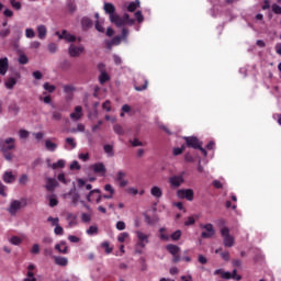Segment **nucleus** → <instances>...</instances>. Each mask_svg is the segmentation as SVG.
Returning <instances> with one entry per match:
<instances>
[{
	"mask_svg": "<svg viewBox=\"0 0 281 281\" xmlns=\"http://www.w3.org/2000/svg\"><path fill=\"white\" fill-rule=\"evenodd\" d=\"M136 244H135V254H144V250L146 249V245L150 243V235L146 234L142 231H136Z\"/></svg>",
	"mask_w": 281,
	"mask_h": 281,
	"instance_id": "1",
	"label": "nucleus"
},
{
	"mask_svg": "<svg viewBox=\"0 0 281 281\" xmlns=\"http://www.w3.org/2000/svg\"><path fill=\"white\" fill-rule=\"evenodd\" d=\"M110 21L116 25V27H122L124 25H135V20L131 19L128 13H125L123 18L115 13L114 15H111Z\"/></svg>",
	"mask_w": 281,
	"mask_h": 281,
	"instance_id": "2",
	"label": "nucleus"
},
{
	"mask_svg": "<svg viewBox=\"0 0 281 281\" xmlns=\"http://www.w3.org/2000/svg\"><path fill=\"white\" fill-rule=\"evenodd\" d=\"M23 207H27V200L25 198H22L20 200H12L8 207V212L9 214H11V216H15V214L18 212H21Z\"/></svg>",
	"mask_w": 281,
	"mask_h": 281,
	"instance_id": "3",
	"label": "nucleus"
},
{
	"mask_svg": "<svg viewBox=\"0 0 281 281\" xmlns=\"http://www.w3.org/2000/svg\"><path fill=\"white\" fill-rule=\"evenodd\" d=\"M184 139L189 148H194V149L199 148L202 155H204V157H207V150H205V148L202 147V144L199 140V138L194 136H189V137H184Z\"/></svg>",
	"mask_w": 281,
	"mask_h": 281,
	"instance_id": "4",
	"label": "nucleus"
},
{
	"mask_svg": "<svg viewBox=\"0 0 281 281\" xmlns=\"http://www.w3.org/2000/svg\"><path fill=\"white\" fill-rule=\"evenodd\" d=\"M221 236L223 238L224 247H234L236 239L234 238V236H232V234H229V228L225 226L222 227Z\"/></svg>",
	"mask_w": 281,
	"mask_h": 281,
	"instance_id": "5",
	"label": "nucleus"
},
{
	"mask_svg": "<svg viewBox=\"0 0 281 281\" xmlns=\"http://www.w3.org/2000/svg\"><path fill=\"white\" fill-rule=\"evenodd\" d=\"M16 148V139L12 137H8L4 139H0V150L2 153H8L10 150H14Z\"/></svg>",
	"mask_w": 281,
	"mask_h": 281,
	"instance_id": "6",
	"label": "nucleus"
},
{
	"mask_svg": "<svg viewBox=\"0 0 281 281\" xmlns=\"http://www.w3.org/2000/svg\"><path fill=\"white\" fill-rule=\"evenodd\" d=\"M214 276H221V278H223L224 280H231V278L237 281L241 280V277L236 273V270H233V273H232L223 269H217L214 271Z\"/></svg>",
	"mask_w": 281,
	"mask_h": 281,
	"instance_id": "7",
	"label": "nucleus"
},
{
	"mask_svg": "<svg viewBox=\"0 0 281 281\" xmlns=\"http://www.w3.org/2000/svg\"><path fill=\"white\" fill-rule=\"evenodd\" d=\"M63 199H69L71 201V205L76 207L78 203H85L82 200H80V193L76 191V189H71L68 193H64Z\"/></svg>",
	"mask_w": 281,
	"mask_h": 281,
	"instance_id": "8",
	"label": "nucleus"
},
{
	"mask_svg": "<svg viewBox=\"0 0 281 281\" xmlns=\"http://www.w3.org/2000/svg\"><path fill=\"white\" fill-rule=\"evenodd\" d=\"M178 199H186V201H194V190L192 189H179L176 193Z\"/></svg>",
	"mask_w": 281,
	"mask_h": 281,
	"instance_id": "9",
	"label": "nucleus"
},
{
	"mask_svg": "<svg viewBox=\"0 0 281 281\" xmlns=\"http://www.w3.org/2000/svg\"><path fill=\"white\" fill-rule=\"evenodd\" d=\"M169 183L171 188H181L183 183H186V179L183 178V173L179 176H172L169 178Z\"/></svg>",
	"mask_w": 281,
	"mask_h": 281,
	"instance_id": "10",
	"label": "nucleus"
},
{
	"mask_svg": "<svg viewBox=\"0 0 281 281\" xmlns=\"http://www.w3.org/2000/svg\"><path fill=\"white\" fill-rule=\"evenodd\" d=\"M115 181H117L120 188H126V186L130 183L126 179V171H117L115 175Z\"/></svg>",
	"mask_w": 281,
	"mask_h": 281,
	"instance_id": "11",
	"label": "nucleus"
},
{
	"mask_svg": "<svg viewBox=\"0 0 281 281\" xmlns=\"http://www.w3.org/2000/svg\"><path fill=\"white\" fill-rule=\"evenodd\" d=\"M56 36H58V38L60 41H65L66 43H74L76 42V35L67 32V31H63L61 33L60 32H56Z\"/></svg>",
	"mask_w": 281,
	"mask_h": 281,
	"instance_id": "12",
	"label": "nucleus"
},
{
	"mask_svg": "<svg viewBox=\"0 0 281 281\" xmlns=\"http://www.w3.org/2000/svg\"><path fill=\"white\" fill-rule=\"evenodd\" d=\"M126 36H128V30L123 29L122 30V37L121 36H115L114 38H112L111 42H108V47L111 49V47H113V45H120V43H122V38H126Z\"/></svg>",
	"mask_w": 281,
	"mask_h": 281,
	"instance_id": "13",
	"label": "nucleus"
},
{
	"mask_svg": "<svg viewBox=\"0 0 281 281\" xmlns=\"http://www.w3.org/2000/svg\"><path fill=\"white\" fill-rule=\"evenodd\" d=\"M85 52V46H76L71 44L68 48V53L72 58L80 56Z\"/></svg>",
	"mask_w": 281,
	"mask_h": 281,
	"instance_id": "14",
	"label": "nucleus"
},
{
	"mask_svg": "<svg viewBox=\"0 0 281 281\" xmlns=\"http://www.w3.org/2000/svg\"><path fill=\"white\" fill-rule=\"evenodd\" d=\"M201 227L202 229H204V232H202L201 234L202 238H212V236H214L215 232L214 226L212 224H205Z\"/></svg>",
	"mask_w": 281,
	"mask_h": 281,
	"instance_id": "15",
	"label": "nucleus"
},
{
	"mask_svg": "<svg viewBox=\"0 0 281 281\" xmlns=\"http://www.w3.org/2000/svg\"><path fill=\"white\" fill-rule=\"evenodd\" d=\"M100 194H101L100 189L91 190V191L89 192V194L87 195V201H88L89 203H91L92 196H94L97 203H102V195H100Z\"/></svg>",
	"mask_w": 281,
	"mask_h": 281,
	"instance_id": "16",
	"label": "nucleus"
},
{
	"mask_svg": "<svg viewBox=\"0 0 281 281\" xmlns=\"http://www.w3.org/2000/svg\"><path fill=\"white\" fill-rule=\"evenodd\" d=\"M10 67V61L8 57L0 58V76H5L8 74V68Z\"/></svg>",
	"mask_w": 281,
	"mask_h": 281,
	"instance_id": "17",
	"label": "nucleus"
},
{
	"mask_svg": "<svg viewBox=\"0 0 281 281\" xmlns=\"http://www.w3.org/2000/svg\"><path fill=\"white\" fill-rule=\"evenodd\" d=\"M20 78L21 77L19 75H16V77H9L4 82L5 89H9L10 91H12V89L16 87V82H19Z\"/></svg>",
	"mask_w": 281,
	"mask_h": 281,
	"instance_id": "18",
	"label": "nucleus"
},
{
	"mask_svg": "<svg viewBox=\"0 0 281 281\" xmlns=\"http://www.w3.org/2000/svg\"><path fill=\"white\" fill-rule=\"evenodd\" d=\"M92 170H94L100 177L106 176V167L102 162H97L93 165Z\"/></svg>",
	"mask_w": 281,
	"mask_h": 281,
	"instance_id": "19",
	"label": "nucleus"
},
{
	"mask_svg": "<svg viewBox=\"0 0 281 281\" xmlns=\"http://www.w3.org/2000/svg\"><path fill=\"white\" fill-rule=\"evenodd\" d=\"M150 194L154 199H161L164 196V189L159 186H153L150 188Z\"/></svg>",
	"mask_w": 281,
	"mask_h": 281,
	"instance_id": "20",
	"label": "nucleus"
},
{
	"mask_svg": "<svg viewBox=\"0 0 281 281\" xmlns=\"http://www.w3.org/2000/svg\"><path fill=\"white\" fill-rule=\"evenodd\" d=\"M2 181L12 184L16 181V176L12 171H5L2 176Z\"/></svg>",
	"mask_w": 281,
	"mask_h": 281,
	"instance_id": "21",
	"label": "nucleus"
},
{
	"mask_svg": "<svg viewBox=\"0 0 281 281\" xmlns=\"http://www.w3.org/2000/svg\"><path fill=\"white\" fill-rule=\"evenodd\" d=\"M81 117H82V106L77 105L75 108V111L70 113V120H72L74 122H78V120H80Z\"/></svg>",
	"mask_w": 281,
	"mask_h": 281,
	"instance_id": "22",
	"label": "nucleus"
},
{
	"mask_svg": "<svg viewBox=\"0 0 281 281\" xmlns=\"http://www.w3.org/2000/svg\"><path fill=\"white\" fill-rule=\"evenodd\" d=\"M66 221H68L69 227H76V225H78V215L74 213H67Z\"/></svg>",
	"mask_w": 281,
	"mask_h": 281,
	"instance_id": "23",
	"label": "nucleus"
},
{
	"mask_svg": "<svg viewBox=\"0 0 281 281\" xmlns=\"http://www.w3.org/2000/svg\"><path fill=\"white\" fill-rule=\"evenodd\" d=\"M55 249L58 251V254H68L69 251V248L67 247V243L65 240H61L59 244H56Z\"/></svg>",
	"mask_w": 281,
	"mask_h": 281,
	"instance_id": "24",
	"label": "nucleus"
},
{
	"mask_svg": "<svg viewBox=\"0 0 281 281\" xmlns=\"http://www.w3.org/2000/svg\"><path fill=\"white\" fill-rule=\"evenodd\" d=\"M45 148L48 150V153H56L58 149V144L54 143L52 139L45 140Z\"/></svg>",
	"mask_w": 281,
	"mask_h": 281,
	"instance_id": "25",
	"label": "nucleus"
},
{
	"mask_svg": "<svg viewBox=\"0 0 281 281\" xmlns=\"http://www.w3.org/2000/svg\"><path fill=\"white\" fill-rule=\"evenodd\" d=\"M104 191L108 192V194L103 195V199H113V196H115V188H113L111 184H105Z\"/></svg>",
	"mask_w": 281,
	"mask_h": 281,
	"instance_id": "26",
	"label": "nucleus"
},
{
	"mask_svg": "<svg viewBox=\"0 0 281 281\" xmlns=\"http://www.w3.org/2000/svg\"><path fill=\"white\" fill-rule=\"evenodd\" d=\"M37 36L41 41H44V38L47 36V27L43 24L37 25Z\"/></svg>",
	"mask_w": 281,
	"mask_h": 281,
	"instance_id": "27",
	"label": "nucleus"
},
{
	"mask_svg": "<svg viewBox=\"0 0 281 281\" xmlns=\"http://www.w3.org/2000/svg\"><path fill=\"white\" fill-rule=\"evenodd\" d=\"M54 260L55 265H57L58 267H67V265H69V260L67 259V257L55 256Z\"/></svg>",
	"mask_w": 281,
	"mask_h": 281,
	"instance_id": "28",
	"label": "nucleus"
},
{
	"mask_svg": "<svg viewBox=\"0 0 281 281\" xmlns=\"http://www.w3.org/2000/svg\"><path fill=\"white\" fill-rule=\"evenodd\" d=\"M103 10L104 12H106V14H109L110 19L115 14V5H113V3L105 2L103 5Z\"/></svg>",
	"mask_w": 281,
	"mask_h": 281,
	"instance_id": "29",
	"label": "nucleus"
},
{
	"mask_svg": "<svg viewBox=\"0 0 281 281\" xmlns=\"http://www.w3.org/2000/svg\"><path fill=\"white\" fill-rule=\"evenodd\" d=\"M67 164V161H65V159H59L54 164H49L48 166L49 168H52L53 170H58V168H65V165Z\"/></svg>",
	"mask_w": 281,
	"mask_h": 281,
	"instance_id": "30",
	"label": "nucleus"
},
{
	"mask_svg": "<svg viewBox=\"0 0 281 281\" xmlns=\"http://www.w3.org/2000/svg\"><path fill=\"white\" fill-rule=\"evenodd\" d=\"M181 248H179V246L177 245H172V244L167 245V251H169L171 256H177Z\"/></svg>",
	"mask_w": 281,
	"mask_h": 281,
	"instance_id": "31",
	"label": "nucleus"
},
{
	"mask_svg": "<svg viewBox=\"0 0 281 281\" xmlns=\"http://www.w3.org/2000/svg\"><path fill=\"white\" fill-rule=\"evenodd\" d=\"M56 186H58V182L56 181V179L53 178H48L46 180V189L52 192V190H54V188H56Z\"/></svg>",
	"mask_w": 281,
	"mask_h": 281,
	"instance_id": "32",
	"label": "nucleus"
},
{
	"mask_svg": "<svg viewBox=\"0 0 281 281\" xmlns=\"http://www.w3.org/2000/svg\"><path fill=\"white\" fill-rule=\"evenodd\" d=\"M95 19H97V21H95V30L98 32L104 33V27H102L104 21L100 20V14H98V13H95Z\"/></svg>",
	"mask_w": 281,
	"mask_h": 281,
	"instance_id": "33",
	"label": "nucleus"
},
{
	"mask_svg": "<svg viewBox=\"0 0 281 281\" xmlns=\"http://www.w3.org/2000/svg\"><path fill=\"white\" fill-rule=\"evenodd\" d=\"M140 2L139 0H135L134 2H130L127 8V12H135V10H137V8H139Z\"/></svg>",
	"mask_w": 281,
	"mask_h": 281,
	"instance_id": "34",
	"label": "nucleus"
},
{
	"mask_svg": "<svg viewBox=\"0 0 281 281\" xmlns=\"http://www.w3.org/2000/svg\"><path fill=\"white\" fill-rule=\"evenodd\" d=\"M47 223H49L52 225V227H56L58 225H60V218L58 217H53V216H48L47 217Z\"/></svg>",
	"mask_w": 281,
	"mask_h": 281,
	"instance_id": "35",
	"label": "nucleus"
},
{
	"mask_svg": "<svg viewBox=\"0 0 281 281\" xmlns=\"http://www.w3.org/2000/svg\"><path fill=\"white\" fill-rule=\"evenodd\" d=\"M9 243L11 245H15V246H19L21 245V243H23V239L19 236H12L10 239H9Z\"/></svg>",
	"mask_w": 281,
	"mask_h": 281,
	"instance_id": "36",
	"label": "nucleus"
},
{
	"mask_svg": "<svg viewBox=\"0 0 281 281\" xmlns=\"http://www.w3.org/2000/svg\"><path fill=\"white\" fill-rule=\"evenodd\" d=\"M10 27L0 29V38H8V36H10Z\"/></svg>",
	"mask_w": 281,
	"mask_h": 281,
	"instance_id": "37",
	"label": "nucleus"
},
{
	"mask_svg": "<svg viewBox=\"0 0 281 281\" xmlns=\"http://www.w3.org/2000/svg\"><path fill=\"white\" fill-rule=\"evenodd\" d=\"M18 63L20 65H27V63H30V59L27 58V56L25 54H20V56L18 58Z\"/></svg>",
	"mask_w": 281,
	"mask_h": 281,
	"instance_id": "38",
	"label": "nucleus"
},
{
	"mask_svg": "<svg viewBox=\"0 0 281 281\" xmlns=\"http://www.w3.org/2000/svg\"><path fill=\"white\" fill-rule=\"evenodd\" d=\"M31 254H33V256H38V254H41V245L34 244L31 248Z\"/></svg>",
	"mask_w": 281,
	"mask_h": 281,
	"instance_id": "39",
	"label": "nucleus"
},
{
	"mask_svg": "<svg viewBox=\"0 0 281 281\" xmlns=\"http://www.w3.org/2000/svg\"><path fill=\"white\" fill-rule=\"evenodd\" d=\"M128 236L130 235L126 232L120 233L117 236L119 243H126V239L128 238Z\"/></svg>",
	"mask_w": 281,
	"mask_h": 281,
	"instance_id": "40",
	"label": "nucleus"
},
{
	"mask_svg": "<svg viewBox=\"0 0 281 281\" xmlns=\"http://www.w3.org/2000/svg\"><path fill=\"white\" fill-rule=\"evenodd\" d=\"M18 134L20 139H27V137H30V132L26 130H20Z\"/></svg>",
	"mask_w": 281,
	"mask_h": 281,
	"instance_id": "41",
	"label": "nucleus"
},
{
	"mask_svg": "<svg viewBox=\"0 0 281 281\" xmlns=\"http://www.w3.org/2000/svg\"><path fill=\"white\" fill-rule=\"evenodd\" d=\"M48 201L50 207H56V205H58V199L56 198V195H49Z\"/></svg>",
	"mask_w": 281,
	"mask_h": 281,
	"instance_id": "42",
	"label": "nucleus"
},
{
	"mask_svg": "<svg viewBox=\"0 0 281 281\" xmlns=\"http://www.w3.org/2000/svg\"><path fill=\"white\" fill-rule=\"evenodd\" d=\"M81 25L85 30H87L88 27H91V19L89 18H82L81 20Z\"/></svg>",
	"mask_w": 281,
	"mask_h": 281,
	"instance_id": "43",
	"label": "nucleus"
},
{
	"mask_svg": "<svg viewBox=\"0 0 281 281\" xmlns=\"http://www.w3.org/2000/svg\"><path fill=\"white\" fill-rule=\"evenodd\" d=\"M159 234H160L161 240H166V241L170 240V236L166 234V228H160Z\"/></svg>",
	"mask_w": 281,
	"mask_h": 281,
	"instance_id": "44",
	"label": "nucleus"
},
{
	"mask_svg": "<svg viewBox=\"0 0 281 281\" xmlns=\"http://www.w3.org/2000/svg\"><path fill=\"white\" fill-rule=\"evenodd\" d=\"M44 89L45 91H48V93H54V91H56V86L46 82L44 83Z\"/></svg>",
	"mask_w": 281,
	"mask_h": 281,
	"instance_id": "45",
	"label": "nucleus"
},
{
	"mask_svg": "<svg viewBox=\"0 0 281 281\" xmlns=\"http://www.w3.org/2000/svg\"><path fill=\"white\" fill-rule=\"evenodd\" d=\"M54 234L56 236H63V234H65V229L63 228V226H60V224L55 226Z\"/></svg>",
	"mask_w": 281,
	"mask_h": 281,
	"instance_id": "46",
	"label": "nucleus"
},
{
	"mask_svg": "<svg viewBox=\"0 0 281 281\" xmlns=\"http://www.w3.org/2000/svg\"><path fill=\"white\" fill-rule=\"evenodd\" d=\"M86 234H88V236H94V234H98V226H90L86 231Z\"/></svg>",
	"mask_w": 281,
	"mask_h": 281,
	"instance_id": "47",
	"label": "nucleus"
},
{
	"mask_svg": "<svg viewBox=\"0 0 281 281\" xmlns=\"http://www.w3.org/2000/svg\"><path fill=\"white\" fill-rule=\"evenodd\" d=\"M113 131L116 135H124V128L120 124L114 125Z\"/></svg>",
	"mask_w": 281,
	"mask_h": 281,
	"instance_id": "48",
	"label": "nucleus"
},
{
	"mask_svg": "<svg viewBox=\"0 0 281 281\" xmlns=\"http://www.w3.org/2000/svg\"><path fill=\"white\" fill-rule=\"evenodd\" d=\"M29 177L27 175H22L20 178H19V183L20 186H27V181H29Z\"/></svg>",
	"mask_w": 281,
	"mask_h": 281,
	"instance_id": "49",
	"label": "nucleus"
},
{
	"mask_svg": "<svg viewBox=\"0 0 281 281\" xmlns=\"http://www.w3.org/2000/svg\"><path fill=\"white\" fill-rule=\"evenodd\" d=\"M48 52L50 54H56V52H58V45H56V43L48 44Z\"/></svg>",
	"mask_w": 281,
	"mask_h": 281,
	"instance_id": "50",
	"label": "nucleus"
},
{
	"mask_svg": "<svg viewBox=\"0 0 281 281\" xmlns=\"http://www.w3.org/2000/svg\"><path fill=\"white\" fill-rule=\"evenodd\" d=\"M25 36L27 38H34L36 36V32L33 29H25Z\"/></svg>",
	"mask_w": 281,
	"mask_h": 281,
	"instance_id": "51",
	"label": "nucleus"
},
{
	"mask_svg": "<svg viewBox=\"0 0 281 281\" xmlns=\"http://www.w3.org/2000/svg\"><path fill=\"white\" fill-rule=\"evenodd\" d=\"M101 246L105 249L106 254H111V251H113V247L110 246L109 241H103Z\"/></svg>",
	"mask_w": 281,
	"mask_h": 281,
	"instance_id": "52",
	"label": "nucleus"
},
{
	"mask_svg": "<svg viewBox=\"0 0 281 281\" xmlns=\"http://www.w3.org/2000/svg\"><path fill=\"white\" fill-rule=\"evenodd\" d=\"M184 150H186V146H184V145H182L181 147H176V148H173V155H175V157L181 155V153H183Z\"/></svg>",
	"mask_w": 281,
	"mask_h": 281,
	"instance_id": "53",
	"label": "nucleus"
},
{
	"mask_svg": "<svg viewBox=\"0 0 281 281\" xmlns=\"http://www.w3.org/2000/svg\"><path fill=\"white\" fill-rule=\"evenodd\" d=\"M126 192H127V194H133V196L139 194V190H137V188H135V187L127 188Z\"/></svg>",
	"mask_w": 281,
	"mask_h": 281,
	"instance_id": "54",
	"label": "nucleus"
},
{
	"mask_svg": "<svg viewBox=\"0 0 281 281\" xmlns=\"http://www.w3.org/2000/svg\"><path fill=\"white\" fill-rule=\"evenodd\" d=\"M103 148H104V153H106V155H108L109 157H113V146H111V145H105Z\"/></svg>",
	"mask_w": 281,
	"mask_h": 281,
	"instance_id": "55",
	"label": "nucleus"
},
{
	"mask_svg": "<svg viewBox=\"0 0 281 281\" xmlns=\"http://www.w3.org/2000/svg\"><path fill=\"white\" fill-rule=\"evenodd\" d=\"M8 187H5L2 182H0V196H8L7 193Z\"/></svg>",
	"mask_w": 281,
	"mask_h": 281,
	"instance_id": "56",
	"label": "nucleus"
},
{
	"mask_svg": "<svg viewBox=\"0 0 281 281\" xmlns=\"http://www.w3.org/2000/svg\"><path fill=\"white\" fill-rule=\"evenodd\" d=\"M108 80H109V75L106 72L101 74V76L99 77V82L101 85H104V82H108Z\"/></svg>",
	"mask_w": 281,
	"mask_h": 281,
	"instance_id": "57",
	"label": "nucleus"
},
{
	"mask_svg": "<svg viewBox=\"0 0 281 281\" xmlns=\"http://www.w3.org/2000/svg\"><path fill=\"white\" fill-rule=\"evenodd\" d=\"M66 143L70 146L71 150L77 146L76 140L71 137L66 138Z\"/></svg>",
	"mask_w": 281,
	"mask_h": 281,
	"instance_id": "58",
	"label": "nucleus"
},
{
	"mask_svg": "<svg viewBox=\"0 0 281 281\" xmlns=\"http://www.w3.org/2000/svg\"><path fill=\"white\" fill-rule=\"evenodd\" d=\"M135 18H136L137 23H144V15L142 14V11H137L135 13Z\"/></svg>",
	"mask_w": 281,
	"mask_h": 281,
	"instance_id": "59",
	"label": "nucleus"
},
{
	"mask_svg": "<svg viewBox=\"0 0 281 281\" xmlns=\"http://www.w3.org/2000/svg\"><path fill=\"white\" fill-rule=\"evenodd\" d=\"M24 281H36V277H34V272H26V278Z\"/></svg>",
	"mask_w": 281,
	"mask_h": 281,
	"instance_id": "60",
	"label": "nucleus"
},
{
	"mask_svg": "<svg viewBox=\"0 0 281 281\" xmlns=\"http://www.w3.org/2000/svg\"><path fill=\"white\" fill-rule=\"evenodd\" d=\"M10 3L12 5V8H14V10H21V2L11 0Z\"/></svg>",
	"mask_w": 281,
	"mask_h": 281,
	"instance_id": "61",
	"label": "nucleus"
},
{
	"mask_svg": "<svg viewBox=\"0 0 281 281\" xmlns=\"http://www.w3.org/2000/svg\"><path fill=\"white\" fill-rule=\"evenodd\" d=\"M179 238H181V231H176L171 234V239L179 240Z\"/></svg>",
	"mask_w": 281,
	"mask_h": 281,
	"instance_id": "62",
	"label": "nucleus"
},
{
	"mask_svg": "<svg viewBox=\"0 0 281 281\" xmlns=\"http://www.w3.org/2000/svg\"><path fill=\"white\" fill-rule=\"evenodd\" d=\"M70 170H80V164H78V160H75L72 164H70Z\"/></svg>",
	"mask_w": 281,
	"mask_h": 281,
	"instance_id": "63",
	"label": "nucleus"
},
{
	"mask_svg": "<svg viewBox=\"0 0 281 281\" xmlns=\"http://www.w3.org/2000/svg\"><path fill=\"white\" fill-rule=\"evenodd\" d=\"M272 12H274V14H281V7L278 4H272Z\"/></svg>",
	"mask_w": 281,
	"mask_h": 281,
	"instance_id": "64",
	"label": "nucleus"
}]
</instances>
